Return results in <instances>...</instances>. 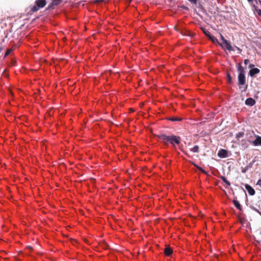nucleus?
Returning a JSON list of instances; mask_svg holds the SVG:
<instances>
[{
	"mask_svg": "<svg viewBox=\"0 0 261 261\" xmlns=\"http://www.w3.org/2000/svg\"><path fill=\"white\" fill-rule=\"evenodd\" d=\"M157 137L165 145H168L170 143L174 149L176 148L175 144L179 145L181 141L180 137L174 135L168 136L165 134H161L158 135Z\"/></svg>",
	"mask_w": 261,
	"mask_h": 261,
	"instance_id": "obj_1",
	"label": "nucleus"
},
{
	"mask_svg": "<svg viewBox=\"0 0 261 261\" xmlns=\"http://www.w3.org/2000/svg\"><path fill=\"white\" fill-rule=\"evenodd\" d=\"M237 69L238 74V85L240 89H243L242 91H246L247 88V85L246 84L245 71L241 63L238 64Z\"/></svg>",
	"mask_w": 261,
	"mask_h": 261,
	"instance_id": "obj_2",
	"label": "nucleus"
},
{
	"mask_svg": "<svg viewBox=\"0 0 261 261\" xmlns=\"http://www.w3.org/2000/svg\"><path fill=\"white\" fill-rule=\"evenodd\" d=\"M46 4V0H36L35 5L30 7L29 13L31 15L38 11L40 9L45 7Z\"/></svg>",
	"mask_w": 261,
	"mask_h": 261,
	"instance_id": "obj_3",
	"label": "nucleus"
},
{
	"mask_svg": "<svg viewBox=\"0 0 261 261\" xmlns=\"http://www.w3.org/2000/svg\"><path fill=\"white\" fill-rule=\"evenodd\" d=\"M219 44L221 45V47L224 49H227L229 51H234L233 47H232V46L227 40L225 41L224 43H222L221 44L219 43Z\"/></svg>",
	"mask_w": 261,
	"mask_h": 261,
	"instance_id": "obj_4",
	"label": "nucleus"
},
{
	"mask_svg": "<svg viewBox=\"0 0 261 261\" xmlns=\"http://www.w3.org/2000/svg\"><path fill=\"white\" fill-rule=\"evenodd\" d=\"M62 0H53L48 5L47 10H50L54 9L55 7L57 6L60 4Z\"/></svg>",
	"mask_w": 261,
	"mask_h": 261,
	"instance_id": "obj_5",
	"label": "nucleus"
},
{
	"mask_svg": "<svg viewBox=\"0 0 261 261\" xmlns=\"http://www.w3.org/2000/svg\"><path fill=\"white\" fill-rule=\"evenodd\" d=\"M218 155L221 158H225L228 156V151L224 149H221L218 153Z\"/></svg>",
	"mask_w": 261,
	"mask_h": 261,
	"instance_id": "obj_6",
	"label": "nucleus"
},
{
	"mask_svg": "<svg viewBox=\"0 0 261 261\" xmlns=\"http://www.w3.org/2000/svg\"><path fill=\"white\" fill-rule=\"evenodd\" d=\"M245 187L250 195L253 196L255 194V190L250 185L246 184Z\"/></svg>",
	"mask_w": 261,
	"mask_h": 261,
	"instance_id": "obj_7",
	"label": "nucleus"
},
{
	"mask_svg": "<svg viewBox=\"0 0 261 261\" xmlns=\"http://www.w3.org/2000/svg\"><path fill=\"white\" fill-rule=\"evenodd\" d=\"M259 72V69L257 68H252L250 70L249 74L251 76H254L255 74Z\"/></svg>",
	"mask_w": 261,
	"mask_h": 261,
	"instance_id": "obj_8",
	"label": "nucleus"
},
{
	"mask_svg": "<svg viewBox=\"0 0 261 261\" xmlns=\"http://www.w3.org/2000/svg\"><path fill=\"white\" fill-rule=\"evenodd\" d=\"M255 103V100L252 98H248L245 101V104L249 106H252Z\"/></svg>",
	"mask_w": 261,
	"mask_h": 261,
	"instance_id": "obj_9",
	"label": "nucleus"
},
{
	"mask_svg": "<svg viewBox=\"0 0 261 261\" xmlns=\"http://www.w3.org/2000/svg\"><path fill=\"white\" fill-rule=\"evenodd\" d=\"M173 251L172 249L169 247H166L164 249V253L166 256H170L172 254Z\"/></svg>",
	"mask_w": 261,
	"mask_h": 261,
	"instance_id": "obj_10",
	"label": "nucleus"
},
{
	"mask_svg": "<svg viewBox=\"0 0 261 261\" xmlns=\"http://www.w3.org/2000/svg\"><path fill=\"white\" fill-rule=\"evenodd\" d=\"M253 144L255 146L261 145V137L257 136L256 139L253 141Z\"/></svg>",
	"mask_w": 261,
	"mask_h": 261,
	"instance_id": "obj_11",
	"label": "nucleus"
},
{
	"mask_svg": "<svg viewBox=\"0 0 261 261\" xmlns=\"http://www.w3.org/2000/svg\"><path fill=\"white\" fill-rule=\"evenodd\" d=\"M233 203L234 205V206L240 211H242V206L240 204L239 202L236 200V199H234L233 200Z\"/></svg>",
	"mask_w": 261,
	"mask_h": 261,
	"instance_id": "obj_12",
	"label": "nucleus"
},
{
	"mask_svg": "<svg viewBox=\"0 0 261 261\" xmlns=\"http://www.w3.org/2000/svg\"><path fill=\"white\" fill-rule=\"evenodd\" d=\"M254 8V11L260 16L261 17V10L254 5L253 6Z\"/></svg>",
	"mask_w": 261,
	"mask_h": 261,
	"instance_id": "obj_13",
	"label": "nucleus"
},
{
	"mask_svg": "<svg viewBox=\"0 0 261 261\" xmlns=\"http://www.w3.org/2000/svg\"><path fill=\"white\" fill-rule=\"evenodd\" d=\"M199 149V146L198 145H195L193 148L190 149V150L193 152H198Z\"/></svg>",
	"mask_w": 261,
	"mask_h": 261,
	"instance_id": "obj_14",
	"label": "nucleus"
},
{
	"mask_svg": "<svg viewBox=\"0 0 261 261\" xmlns=\"http://www.w3.org/2000/svg\"><path fill=\"white\" fill-rule=\"evenodd\" d=\"M221 178L223 180V181L225 182L226 185H227V186H229L230 185V183L229 182V181L227 180L225 177L222 176H221Z\"/></svg>",
	"mask_w": 261,
	"mask_h": 261,
	"instance_id": "obj_15",
	"label": "nucleus"
},
{
	"mask_svg": "<svg viewBox=\"0 0 261 261\" xmlns=\"http://www.w3.org/2000/svg\"><path fill=\"white\" fill-rule=\"evenodd\" d=\"M168 120L172 121H181V119L176 117H172L168 118Z\"/></svg>",
	"mask_w": 261,
	"mask_h": 261,
	"instance_id": "obj_16",
	"label": "nucleus"
},
{
	"mask_svg": "<svg viewBox=\"0 0 261 261\" xmlns=\"http://www.w3.org/2000/svg\"><path fill=\"white\" fill-rule=\"evenodd\" d=\"M244 132H240V133H239L238 134H237L236 138L237 139H239L240 138L243 137L244 136Z\"/></svg>",
	"mask_w": 261,
	"mask_h": 261,
	"instance_id": "obj_17",
	"label": "nucleus"
},
{
	"mask_svg": "<svg viewBox=\"0 0 261 261\" xmlns=\"http://www.w3.org/2000/svg\"><path fill=\"white\" fill-rule=\"evenodd\" d=\"M214 43H218V40L215 37L211 36L209 38Z\"/></svg>",
	"mask_w": 261,
	"mask_h": 261,
	"instance_id": "obj_18",
	"label": "nucleus"
},
{
	"mask_svg": "<svg viewBox=\"0 0 261 261\" xmlns=\"http://www.w3.org/2000/svg\"><path fill=\"white\" fill-rule=\"evenodd\" d=\"M203 32L204 33V34L206 36H207L208 37H210V36H211V33L209 31H207V30H203Z\"/></svg>",
	"mask_w": 261,
	"mask_h": 261,
	"instance_id": "obj_19",
	"label": "nucleus"
},
{
	"mask_svg": "<svg viewBox=\"0 0 261 261\" xmlns=\"http://www.w3.org/2000/svg\"><path fill=\"white\" fill-rule=\"evenodd\" d=\"M195 167H196L198 170H199L200 171H201L202 172L204 173H206V172L205 171V170H204L202 168L198 166L197 165H196L195 164L193 163V164Z\"/></svg>",
	"mask_w": 261,
	"mask_h": 261,
	"instance_id": "obj_20",
	"label": "nucleus"
},
{
	"mask_svg": "<svg viewBox=\"0 0 261 261\" xmlns=\"http://www.w3.org/2000/svg\"><path fill=\"white\" fill-rule=\"evenodd\" d=\"M227 77H228V82L229 83H231V77L230 73H227Z\"/></svg>",
	"mask_w": 261,
	"mask_h": 261,
	"instance_id": "obj_21",
	"label": "nucleus"
},
{
	"mask_svg": "<svg viewBox=\"0 0 261 261\" xmlns=\"http://www.w3.org/2000/svg\"><path fill=\"white\" fill-rule=\"evenodd\" d=\"M12 51V49H8L7 50L6 52L5 53V56H8Z\"/></svg>",
	"mask_w": 261,
	"mask_h": 261,
	"instance_id": "obj_22",
	"label": "nucleus"
},
{
	"mask_svg": "<svg viewBox=\"0 0 261 261\" xmlns=\"http://www.w3.org/2000/svg\"><path fill=\"white\" fill-rule=\"evenodd\" d=\"M220 38H221V40L222 41V43H224L225 42V41L227 40L224 38V37L223 36V35L222 34H220Z\"/></svg>",
	"mask_w": 261,
	"mask_h": 261,
	"instance_id": "obj_23",
	"label": "nucleus"
},
{
	"mask_svg": "<svg viewBox=\"0 0 261 261\" xmlns=\"http://www.w3.org/2000/svg\"><path fill=\"white\" fill-rule=\"evenodd\" d=\"M179 148L180 149V150L182 151L186 155H188V153L185 151L183 149H182V147L181 146H179Z\"/></svg>",
	"mask_w": 261,
	"mask_h": 261,
	"instance_id": "obj_24",
	"label": "nucleus"
},
{
	"mask_svg": "<svg viewBox=\"0 0 261 261\" xmlns=\"http://www.w3.org/2000/svg\"><path fill=\"white\" fill-rule=\"evenodd\" d=\"M256 185L261 188V179L258 180Z\"/></svg>",
	"mask_w": 261,
	"mask_h": 261,
	"instance_id": "obj_25",
	"label": "nucleus"
},
{
	"mask_svg": "<svg viewBox=\"0 0 261 261\" xmlns=\"http://www.w3.org/2000/svg\"><path fill=\"white\" fill-rule=\"evenodd\" d=\"M249 60L248 59H245V60H244V64H245L246 65H247L248 64V63H249Z\"/></svg>",
	"mask_w": 261,
	"mask_h": 261,
	"instance_id": "obj_26",
	"label": "nucleus"
},
{
	"mask_svg": "<svg viewBox=\"0 0 261 261\" xmlns=\"http://www.w3.org/2000/svg\"><path fill=\"white\" fill-rule=\"evenodd\" d=\"M181 7L185 10H188V8L184 5L182 6Z\"/></svg>",
	"mask_w": 261,
	"mask_h": 261,
	"instance_id": "obj_27",
	"label": "nucleus"
},
{
	"mask_svg": "<svg viewBox=\"0 0 261 261\" xmlns=\"http://www.w3.org/2000/svg\"><path fill=\"white\" fill-rule=\"evenodd\" d=\"M235 47L237 49V50H239V51H241V50L240 49V48L237 46H235Z\"/></svg>",
	"mask_w": 261,
	"mask_h": 261,
	"instance_id": "obj_28",
	"label": "nucleus"
},
{
	"mask_svg": "<svg viewBox=\"0 0 261 261\" xmlns=\"http://www.w3.org/2000/svg\"><path fill=\"white\" fill-rule=\"evenodd\" d=\"M253 66H254V65H253V64H250V65H249V67H253Z\"/></svg>",
	"mask_w": 261,
	"mask_h": 261,
	"instance_id": "obj_29",
	"label": "nucleus"
},
{
	"mask_svg": "<svg viewBox=\"0 0 261 261\" xmlns=\"http://www.w3.org/2000/svg\"><path fill=\"white\" fill-rule=\"evenodd\" d=\"M249 2H252V0H247Z\"/></svg>",
	"mask_w": 261,
	"mask_h": 261,
	"instance_id": "obj_30",
	"label": "nucleus"
}]
</instances>
